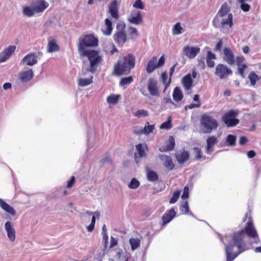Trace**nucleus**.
<instances>
[{
    "label": "nucleus",
    "instance_id": "f257e3e1",
    "mask_svg": "<svg viewBox=\"0 0 261 261\" xmlns=\"http://www.w3.org/2000/svg\"><path fill=\"white\" fill-rule=\"evenodd\" d=\"M245 235L253 239L255 243L259 242L257 230L251 217H249L244 228L240 231L226 235L222 241L227 243L225 246L226 261H232L246 249V244L244 241Z\"/></svg>",
    "mask_w": 261,
    "mask_h": 261
},
{
    "label": "nucleus",
    "instance_id": "f03ea898",
    "mask_svg": "<svg viewBox=\"0 0 261 261\" xmlns=\"http://www.w3.org/2000/svg\"><path fill=\"white\" fill-rule=\"evenodd\" d=\"M136 58L134 55L128 54L118 60L114 65L113 74L117 76L128 74L135 66Z\"/></svg>",
    "mask_w": 261,
    "mask_h": 261
},
{
    "label": "nucleus",
    "instance_id": "7ed1b4c3",
    "mask_svg": "<svg viewBox=\"0 0 261 261\" xmlns=\"http://www.w3.org/2000/svg\"><path fill=\"white\" fill-rule=\"evenodd\" d=\"M98 44V39L93 34L83 35L80 36L77 45L80 53L89 50L88 47H96Z\"/></svg>",
    "mask_w": 261,
    "mask_h": 261
},
{
    "label": "nucleus",
    "instance_id": "20e7f679",
    "mask_svg": "<svg viewBox=\"0 0 261 261\" xmlns=\"http://www.w3.org/2000/svg\"><path fill=\"white\" fill-rule=\"evenodd\" d=\"M200 124L202 132L205 134L211 133L213 130L216 129L218 126L217 120L208 113H204L201 116Z\"/></svg>",
    "mask_w": 261,
    "mask_h": 261
},
{
    "label": "nucleus",
    "instance_id": "39448f33",
    "mask_svg": "<svg viewBox=\"0 0 261 261\" xmlns=\"http://www.w3.org/2000/svg\"><path fill=\"white\" fill-rule=\"evenodd\" d=\"M82 57H87L90 61V68L89 71L93 73L96 71V66L99 64L101 61V57L99 56L98 51L89 49L79 53Z\"/></svg>",
    "mask_w": 261,
    "mask_h": 261
},
{
    "label": "nucleus",
    "instance_id": "423d86ee",
    "mask_svg": "<svg viewBox=\"0 0 261 261\" xmlns=\"http://www.w3.org/2000/svg\"><path fill=\"white\" fill-rule=\"evenodd\" d=\"M213 24L215 28H219L225 32L226 29H231L233 25L232 14H228L226 18H224V16L220 17L219 15H216L213 20ZM226 32H227L226 31Z\"/></svg>",
    "mask_w": 261,
    "mask_h": 261
},
{
    "label": "nucleus",
    "instance_id": "0eeeda50",
    "mask_svg": "<svg viewBox=\"0 0 261 261\" xmlns=\"http://www.w3.org/2000/svg\"><path fill=\"white\" fill-rule=\"evenodd\" d=\"M239 113L238 110H230L223 115L222 121L228 127H234L239 123V120L236 118Z\"/></svg>",
    "mask_w": 261,
    "mask_h": 261
},
{
    "label": "nucleus",
    "instance_id": "6e6552de",
    "mask_svg": "<svg viewBox=\"0 0 261 261\" xmlns=\"http://www.w3.org/2000/svg\"><path fill=\"white\" fill-rule=\"evenodd\" d=\"M125 23H118L116 27L117 31L114 35V40L117 45L122 46L127 40V37L124 31Z\"/></svg>",
    "mask_w": 261,
    "mask_h": 261
},
{
    "label": "nucleus",
    "instance_id": "1a4fd4ad",
    "mask_svg": "<svg viewBox=\"0 0 261 261\" xmlns=\"http://www.w3.org/2000/svg\"><path fill=\"white\" fill-rule=\"evenodd\" d=\"M157 57H152L146 66V71L148 74L151 73L155 69L164 65L165 63L164 56H162L157 62Z\"/></svg>",
    "mask_w": 261,
    "mask_h": 261
},
{
    "label": "nucleus",
    "instance_id": "9d476101",
    "mask_svg": "<svg viewBox=\"0 0 261 261\" xmlns=\"http://www.w3.org/2000/svg\"><path fill=\"white\" fill-rule=\"evenodd\" d=\"M232 70L227 65L219 63L217 65L215 74L220 79H226L232 74Z\"/></svg>",
    "mask_w": 261,
    "mask_h": 261
},
{
    "label": "nucleus",
    "instance_id": "9b49d317",
    "mask_svg": "<svg viewBox=\"0 0 261 261\" xmlns=\"http://www.w3.org/2000/svg\"><path fill=\"white\" fill-rule=\"evenodd\" d=\"M200 51V48L198 46L186 45L183 47L182 54L186 57L192 59L196 57Z\"/></svg>",
    "mask_w": 261,
    "mask_h": 261
},
{
    "label": "nucleus",
    "instance_id": "f8f14e48",
    "mask_svg": "<svg viewBox=\"0 0 261 261\" xmlns=\"http://www.w3.org/2000/svg\"><path fill=\"white\" fill-rule=\"evenodd\" d=\"M223 60L228 64L232 65L236 63L235 56L229 47H224L223 51Z\"/></svg>",
    "mask_w": 261,
    "mask_h": 261
},
{
    "label": "nucleus",
    "instance_id": "ddd939ff",
    "mask_svg": "<svg viewBox=\"0 0 261 261\" xmlns=\"http://www.w3.org/2000/svg\"><path fill=\"white\" fill-rule=\"evenodd\" d=\"M136 148L137 152L135 153V161L137 163H138L140 161L139 160V158H142L143 157H146V153L145 150H148L147 146L146 144L144 143L142 144V143H139L136 145Z\"/></svg>",
    "mask_w": 261,
    "mask_h": 261
},
{
    "label": "nucleus",
    "instance_id": "4468645a",
    "mask_svg": "<svg viewBox=\"0 0 261 261\" xmlns=\"http://www.w3.org/2000/svg\"><path fill=\"white\" fill-rule=\"evenodd\" d=\"M147 89L152 96H158L159 95V90L158 87V82L152 77L148 80Z\"/></svg>",
    "mask_w": 261,
    "mask_h": 261
},
{
    "label": "nucleus",
    "instance_id": "2eb2a0df",
    "mask_svg": "<svg viewBox=\"0 0 261 261\" xmlns=\"http://www.w3.org/2000/svg\"><path fill=\"white\" fill-rule=\"evenodd\" d=\"M109 13L115 19H118L119 15V4L117 0L112 1L108 6Z\"/></svg>",
    "mask_w": 261,
    "mask_h": 261
},
{
    "label": "nucleus",
    "instance_id": "dca6fc26",
    "mask_svg": "<svg viewBox=\"0 0 261 261\" xmlns=\"http://www.w3.org/2000/svg\"><path fill=\"white\" fill-rule=\"evenodd\" d=\"M48 6V3L44 0H37L32 3V6L36 13L42 12Z\"/></svg>",
    "mask_w": 261,
    "mask_h": 261
},
{
    "label": "nucleus",
    "instance_id": "f3484780",
    "mask_svg": "<svg viewBox=\"0 0 261 261\" xmlns=\"http://www.w3.org/2000/svg\"><path fill=\"white\" fill-rule=\"evenodd\" d=\"M176 216V212L174 208L167 210L162 217V225L169 223Z\"/></svg>",
    "mask_w": 261,
    "mask_h": 261
},
{
    "label": "nucleus",
    "instance_id": "a211bd4d",
    "mask_svg": "<svg viewBox=\"0 0 261 261\" xmlns=\"http://www.w3.org/2000/svg\"><path fill=\"white\" fill-rule=\"evenodd\" d=\"M16 49L14 45L9 46L0 54V63L6 61L13 54Z\"/></svg>",
    "mask_w": 261,
    "mask_h": 261
},
{
    "label": "nucleus",
    "instance_id": "6ab92c4d",
    "mask_svg": "<svg viewBox=\"0 0 261 261\" xmlns=\"http://www.w3.org/2000/svg\"><path fill=\"white\" fill-rule=\"evenodd\" d=\"M159 158L162 161H164V166L168 170H172L174 168V164L170 156L167 155L160 154Z\"/></svg>",
    "mask_w": 261,
    "mask_h": 261
},
{
    "label": "nucleus",
    "instance_id": "aec40b11",
    "mask_svg": "<svg viewBox=\"0 0 261 261\" xmlns=\"http://www.w3.org/2000/svg\"><path fill=\"white\" fill-rule=\"evenodd\" d=\"M5 229L7 231L8 237L12 242L15 239V230L13 227L12 223L8 221L5 225Z\"/></svg>",
    "mask_w": 261,
    "mask_h": 261
},
{
    "label": "nucleus",
    "instance_id": "412c9836",
    "mask_svg": "<svg viewBox=\"0 0 261 261\" xmlns=\"http://www.w3.org/2000/svg\"><path fill=\"white\" fill-rule=\"evenodd\" d=\"M175 158L178 162L182 164L189 158V153L184 149L180 150L175 154Z\"/></svg>",
    "mask_w": 261,
    "mask_h": 261
},
{
    "label": "nucleus",
    "instance_id": "4be33fe9",
    "mask_svg": "<svg viewBox=\"0 0 261 261\" xmlns=\"http://www.w3.org/2000/svg\"><path fill=\"white\" fill-rule=\"evenodd\" d=\"M34 74L32 69L21 72L19 74L20 81L23 82H27L30 81L33 77Z\"/></svg>",
    "mask_w": 261,
    "mask_h": 261
},
{
    "label": "nucleus",
    "instance_id": "5701e85b",
    "mask_svg": "<svg viewBox=\"0 0 261 261\" xmlns=\"http://www.w3.org/2000/svg\"><path fill=\"white\" fill-rule=\"evenodd\" d=\"M22 62H26L27 65L33 66L37 63V56L35 53L28 54L23 58Z\"/></svg>",
    "mask_w": 261,
    "mask_h": 261
},
{
    "label": "nucleus",
    "instance_id": "b1692460",
    "mask_svg": "<svg viewBox=\"0 0 261 261\" xmlns=\"http://www.w3.org/2000/svg\"><path fill=\"white\" fill-rule=\"evenodd\" d=\"M47 44V52L53 53L60 50V46L57 43L56 39L48 38Z\"/></svg>",
    "mask_w": 261,
    "mask_h": 261
},
{
    "label": "nucleus",
    "instance_id": "393cba45",
    "mask_svg": "<svg viewBox=\"0 0 261 261\" xmlns=\"http://www.w3.org/2000/svg\"><path fill=\"white\" fill-rule=\"evenodd\" d=\"M154 129V125H149L148 122L145 124V127L143 129L140 130H134V133L136 135L146 134L148 135L153 132Z\"/></svg>",
    "mask_w": 261,
    "mask_h": 261
},
{
    "label": "nucleus",
    "instance_id": "a878e982",
    "mask_svg": "<svg viewBox=\"0 0 261 261\" xmlns=\"http://www.w3.org/2000/svg\"><path fill=\"white\" fill-rule=\"evenodd\" d=\"M175 139L173 136H170L168 139V143L165 146L161 147L159 150L161 152H167L172 151L175 148Z\"/></svg>",
    "mask_w": 261,
    "mask_h": 261
},
{
    "label": "nucleus",
    "instance_id": "bb28decb",
    "mask_svg": "<svg viewBox=\"0 0 261 261\" xmlns=\"http://www.w3.org/2000/svg\"><path fill=\"white\" fill-rule=\"evenodd\" d=\"M217 139L215 136H210L206 140V151L207 153H210L213 151V147L217 143Z\"/></svg>",
    "mask_w": 261,
    "mask_h": 261
},
{
    "label": "nucleus",
    "instance_id": "cd10ccee",
    "mask_svg": "<svg viewBox=\"0 0 261 261\" xmlns=\"http://www.w3.org/2000/svg\"><path fill=\"white\" fill-rule=\"evenodd\" d=\"M0 206L3 210L10 214L12 216L16 215V211L14 208L1 198H0Z\"/></svg>",
    "mask_w": 261,
    "mask_h": 261
},
{
    "label": "nucleus",
    "instance_id": "c85d7f7f",
    "mask_svg": "<svg viewBox=\"0 0 261 261\" xmlns=\"http://www.w3.org/2000/svg\"><path fill=\"white\" fill-rule=\"evenodd\" d=\"M105 29H101L103 34L106 36L110 35L113 30V27L112 22L109 18L105 20Z\"/></svg>",
    "mask_w": 261,
    "mask_h": 261
},
{
    "label": "nucleus",
    "instance_id": "c756f323",
    "mask_svg": "<svg viewBox=\"0 0 261 261\" xmlns=\"http://www.w3.org/2000/svg\"><path fill=\"white\" fill-rule=\"evenodd\" d=\"M193 80L191 74H188L183 77L182 79V85L185 89L188 90L191 89L193 84Z\"/></svg>",
    "mask_w": 261,
    "mask_h": 261
},
{
    "label": "nucleus",
    "instance_id": "7c9ffc66",
    "mask_svg": "<svg viewBox=\"0 0 261 261\" xmlns=\"http://www.w3.org/2000/svg\"><path fill=\"white\" fill-rule=\"evenodd\" d=\"M129 22L135 24H140L143 22L142 16L140 11H138L137 13L136 16H132L128 19Z\"/></svg>",
    "mask_w": 261,
    "mask_h": 261
},
{
    "label": "nucleus",
    "instance_id": "2f4dec72",
    "mask_svg": "<svg viewBox=\"0 0 261 261\" xmlns=\"http://www.w3.org/2000/svg\"><path fill=\"white\" fill-rule=\"evenodd\" d=\"M185 32V29L182 27L179 22L176 23L172 28V32L174 35H178Z\"/></svg>",
    "mask_w": 261,
    "mask_h": 261
},
{
    "label": "nucleus",
    "instance_id": "473e14b6",
    "mask_svg": "<svg viewBox=\"0 0 261 261\" xmlns=\"http://www.w3.org/2000/svg\"><path fill=\"white\" fill-rule=\"evenodd\" d=\"M173 99L176 101H179L183 98V94L178 87H176L173 92Z\"/></svg>",
    "mask_w": 261,
    "mask_h": 261
},
{
    "label": "nucleus",
    "instance_id": "72a5a7b5",
    "mask_svg": "<svg viewBox=\"0 0 261 261\" xmlns=\"http://www.w3.org/2000/svg\"><path fill=\"white\" fill-rule=\"evenodd\" d=\"M251 86H255L256 82L259 81L261 77L259 76L254 71H251L248 76Z\"/></svg>",
    "mask_w": 261,
    "mask_h": 261
},
{
    "label": "nucleus",
    "instance_id": "f704fd0d",
    "mask_svg": "<svg viewBox=\"0 0 261 261\" xmlns=\"http://www.w3.org/2000/svg\"><path fill=\"white\" fill-rule=\"evenodd\" d=\"M230 11V8L227 3H224L219 10L218 11L216 15H219L220 17L225 16Z\"/></svg>",
    "mask_w": 261,
    "mask_h": 261
},
{
    "label": "nucleus",
    "instance_id": "c9c22d12",
    "mask_svg": "<svg viewBox=\"0 0 261 261\" xmlns=\"http://www.w3.org/2000/svg\"><path fill=\"white\" fill-rule=\"evenodd\" d=\"M140 242L141 240L138 238H131L129 240L131 249L135 250L139 248L140 246Z\"/></svg>",
    "mask_w": 261,
    "mask_h": 261
},
{
    "label": "nucleus",
    "instance_id": "e433bc0d",
    "mask_svg": "<svg viewBox=\"0 0 261 261\" xmlns=\"http://www.w3.org/2000/svg\"><path fill=\"white\" fill-rule=\"evenodd\" d=\"M133 82L132 76L122 77L119 82V86L125 88V86L130 84Z\"/></svg>",
    "mask_w": 261,
    "mask_h": 261
},
{
    "label": "nucleus",
    "instance_id": "4c0bfd02",
    "mask_svg": "<svg viewBox=\"0 0 261 261\" xmlns=\"http://www.w3.org/2000/svg\"><path fill=\"white\" fill-rule=\"evenodd\" d=\"M147 178L149 181H156L159 179V176L155 171L148 170L147 172Z\"/></svg>",
    "mask_w": 261,
    "mask_h": 261
},
{
    "label": "nucleus",
    "instance_id": "58836bf2",
    "mask_svg": "<svg viewBox=\"0 0 261 261\" xmlns=\"http://www.w3.org/2000/svg\"><path fill=\"white\" fill-rule=\"evenodd\" d=\"M161 79L163 83L165 85L164 89V91H165L171 84V77H170L168 81L167 82L168 75L166 72H164L161 74Z\"/></svg>",
    "mask_w": 261,
    "mask_h": 261
},
{
    "label": "nucleus",
    "instance_id": "ea45409f",
    "mask_svg": "<svg viewBox=\"0 0 261 261\" xmlns=\"http://www.w3.org/2000/svg\"><path fill=\"white\" fill-rule=\"evenodd\" d=\"M172 118L171 116H169L167 120L161 124L160 128L162 129H169L172 128Z\"/></svg>",
    "mask_w": 261,
    "mask_h": 261
},
{
    "label": "nucleus",
    "instance_id": "a19ab883",
    "mask_svg": "<svg viewBox=\"0 0 261 261\" xmlns=\"http://www.w3.org/2000/svg\"><path fill=\"white\" fill-rule=\"evenodd\" d=\"M92 79V76H91V77L89 79H79L78 80L79 85L81 87L88 86L93 82Z\"/></svg>",
    "mask_w": 261,
    "mask_h": 261
},
{
    "label": "nucleus",
    "instance_id": "79ce46f5",
    "mask_svg": "<svg viewBox=\"0 0 261 261\" xmlns=\"http://www.w3.org/2000/svg\"><path fill=\"white\" fill-rule=\"evenodd\" d=\"M36 13L34 9L32 7H29L28 6L24 7L23 8V13L24 15L28 17H31L33 16Z\"/></svg>",
    "mask_w": 261,
    "mask_h": 261
},
{
    "label": "nucleus",
    "instance_id": "37998d69",
    "mask_svg": "<svg viewBox=\"0 0 261 261\" xmlns=\"http://www.w3.org/2000/svg\"><path fill=\"white\" fill-rule=\"evenodd\" d=\"M127 32L131 39H133L135 37L139 36L137 30L135 28L132 27H129L128 28Z\"/></svg>",
    "mask_w": 261,
    "mask_h": 261
},
{
    "label": "nucleus",
    "instance_id": "c03bdc74",
    "mask_svg": "<svg viewBox=\"0 0 261 261\" xmlns=\"http://www.w3.org/2000/svg\"><path fill=\"white\" fill-rule=\"evenodd\" d=\"M236 142V137L232 135H228L226 139V143L227 145L234 146Z\"/></svg>",
    "mask_w": 261,
    "mask_h": 261
},
{
    "label": "nucleus",
    "instance_id": "a18cd8bd",
    "mask_svg": "<svg viewBox=\"0 0 261 261\" xmlns=\"http://www.w3.org/2000/svg\"><path fill=\"white\" fill-rule=\"evenodd\" d=\"M119 95L112 94L107 97V102L111 104H116L119 98Z\"/></svg>",
    "mask_w": 261,
    "mask_h": 261
},
{
    "label": "nucleus",
    "instance_id": "49530a36",
    "mask_svg": "<svg viewBox=\"0 0 261 261\" xmlns=\"http://www.w3.org/2000/svg\"><path fill=\"white\" fill-rule=\"evenodd\" d=\"M180 193H181V191L180 190L175 191L173 193L171 198L170 199V201H169L170 203L173 204V203H175L178 199V198L180 196Z\"/></svg>",
    "mask_w": 261,
    "mask_h": 261
},
{
    "label": "nucleus",
    "instance_id": "de8ad7c7",
    "mask_svg": "<svg viewBox=\"0 0 261 261\" xmlns=\"http://www.w3.org/2000/svg\"><path fill=\"white\" fill-rule=\"evenodd\" d=\"M179 209L182 214H188L189 211V207L188 201H186L182 204H181L180 206Z\"/></svg>",
    "mask_w": 261,
    "mask_h": 261
},
{
    "label": "nucleus",
    "instance_id": "09e8293b",
    "mask_svg": "<svg viewBox=\"0 0 261 261\" xmlns=\"http://www.w3.org/2000/svg\"><path fill=\"white\" fill-rule=\"evenodd\" d=\"M139 186L140 182L135 178H133L132 179L128 186L129 189H135L139 187Z\"/></svg>",
    "mask_w": 261,
    "mask_h": 261
},
{
    "label": "nucleus",
    "instance_id": "8fccbe9b",
    "mask_svg": "<svg viewBox=\"0 0 261 261\" xmlns=\"http://www.w3.org/2000/svg\"><path fill=\"white\" fill-rule=\"evenodd\" d=\"M247 68V66L245 64L238 66V72L242 78H244L245 76L244 72Z\"/></svg>",
    "mask_w": 261,
    "mask_h": 261
},
{
    "label": "nucleus",
    "instance_id": "3c124183",
    "mask_svg": "<svg viewBox=\"0 0 261 261\" xmlns=\"http://www.w3.org/2000/svg\"><path fill=\"white\" fill-rule=\"evenodd\" d=\"M148 115V112L144 110H139L137 111H136L134 114L135 116L139 118L141 117H146Z\"/></svg>",
    "mask_w": 261,
    "mask_h": 261
},
{
    "label": "nucleus",
    "instance_id": "603ef678",
    "mask_svg": "<svg viewBox=\"0 0 261 261\" xmlns=\"http://www.w3.org/2000/svg\"><path fill=\"white\" fill-rule=\"evenodd\" d=\"M246 2H238L240 4V8L244 12H248L251 8L250 5L245 3Z\"/></svg>",
    "mask_w": 261,
    "mask_h": 261
},
{
    "label": "nucleus",
    "instance_id": "864d4df0",
    "mask_svg": "<svg viewBox=\"0 0 261 261\" xmlns=\"http://www.w3.org/2000/svg\"><path fill=\"white\" fill-rule=\"evenodd\" d=\"M133 7L140 9H143L144 8V5L141 0H136L133 4Z\"/></svg>",
    "mask_w": 261,
    "mask_h": 261
},
{
    "label": "nucleus",
    "instance_id": "5fc2aeb1",
    "mask_svg": "<svg viewBox=\"0 0 261 261\" xmlns=\"http://www.w3.org/2000/svg\"><path fill=\"white\" fill-rule=\"evenodd\" d=\"M194 151L195 157L197 159H200L202 158V152L201 150L198 147H194Z\"/></svg>",
    "mask_w": 261,
    "mask_h": 261
},
{
    "label": "nucleus",
    "instance_id": "6e6d98bb",
    "mask_svg": "<svg viewBox=\"0 0 261 261\" xmlns=\"http://www.w3.org/2000/svg\"><path fill=\"white\" fill-rule=\"evenodd\" d=\"M236 64L239 66L241 65H243V62L245 61V58L243 56H237L236 58H235Z\"/></svg>",
    "mask_w": 261,
    "mask_h": 261
},
{
    "label": "nucleus",
    "instance_id": "4d7b16f0",
    "mask_svg": "<svg viewBox=\"0 0 261 261\" xmlns=\"http://www.w3.org/2000/svg\"><path fill=\"white\" fill-rule=\"evenodd\" d=\"M75 177L74 176H71L70 179L69 181H68V182H67V185L66 186V188H68V189L71 188V187H73V186L75 184Z\"/></svg>",
    "mask_w": 261,
    "mask_h": 261
},
{
    "label": "nucleus",
    "instance_id": "13d9d810",
    "mask_svg": "<svg viewBox=\"0 0 261 261\" xmlns=\"http://www.w3.org/2000/svg\"><path fill=\"white\" fill-rule=\"evenodd\" d=\"M189 197V188L188 186H185L184 189L183 193L181 195L182 199H187Z\"/></svg>",
    "mask_w": 261,
    "mask_h": 261
},
{
    "label": "nucleus",
    "instance_id": "bf43d9fd",
    "mask_svg": "<svg viewBox=\"0 0 261 261\" xmlns=\"http://www.w3.org/2000/svg\"><path fill=\"white\" fill-rule=\"evenodd\" d=\"M197 65L201 69H204L205 68V65L204 60L203 59L199 60L198 61Z\"/></svg>",
    "mask_w": 261,
    "mask_h": 261
},
{
    "label": "nucleus",
    "instance_id": "052dcab7",
    "mask_svg": "<svg viewBox=\"0 0 261 261\" xmlns=\"http://www.w3.org/2000/svg\"><path fill=\"white\" fill-rule=\"evenodd\" d=\"M117 243H118L117 239L111 237L110 247L112 248V247L117 245Z\"/></svg>",
    "mask_w": 261,
    "mask_h": 261
},
{
    "label": "nucleus",
    "instance_id": "680f3d73",
    "mask_svg": "<svg viewBox=\"0 0 261 261\" xmlns=\"http://www.w3.org/2000/svg\"><path fill=\"white\" fill-rule=\"evenodd\" d=\"M216 59V55L211 51H207L206 59L213 60Z\"/></svg>",
    "mask_w": 261,
    "mask_h": 261
},
{
    "label": "nucleus",
    "instance_id": "e2e57ef3",
    "mask_svg": "<svg viewBox=\"0 0 261 261\" xmlns=\"http://www.w3.org/2000/svg\"><path fill=\"white\" fill-rule=\"evenodd\" d=\"M164 102L165 103H171L173 105L175 106L174 102L172 100L170 97H165L163 99Z\"/></svg>",
    "mask_w": 261,
    "mask_h": 261
},
{
    "label": "nucleus",
    "instance_id": "0e129e2a",
    "mask_svg": "<svg viewBox=\"0 0 261 261\" xmlns=\"http://www.w3.org/2000/svg\"><path fill=\"white\" fill-rule=\"evenodd\" d=\"M201 106V103H191L188 106H187L186 108H189L190 109H193L194 108H199Z\"/></svg>",
    "mask_w": 261,
    "mask_h": 261
},
{
    "label": "nucleus",
    "instance_id": "69168bd1",
    "mask_svg": "<svg viewBox=\"0 0 261 261\" xmlns=\"http://www.w3.org/2000/svg\"><path fill=\"white\" fill-rule=\"evenodd\" d=\"M248 142V139L246 137L244 136H242L240 137L239 140V143L240 145H243L246 144Z\"/></svg>",
    "mask_w": 261,
    "mask_h": 261
},
{
    "label": "nucleus",
    "instance_id": "338daca9",
    "mask_svg": "<svg viewBox=\"0 0 261 261\" xmlns=\"http://www.w3.org/2000/svg\"><path fill=\"white\" fill-rule=\"evenodd\" d=\"M207 65L210 68H212L215 66V62L212 60H206Z\"/></svg>",
    "mask_w": 261,
    "mask_h": 261
},
{
    "label": "nucleus",
    "instance_id": "774afa93",
    "mask_svg": "<svg viewBox=\"0 0 261 261\" xmlns=\"http://www.w3.org/2000/svg\"><path fill=\"white\" fill-rule=\"evenodd\" d=\"M222 46V42L221 40H219V41L217 43L216 47L215 48V50L216 51L220 50L221 47Z\"/></svg>",
    "mask_w": 261,
    "mask_h": 261
}]
</instances>
